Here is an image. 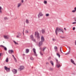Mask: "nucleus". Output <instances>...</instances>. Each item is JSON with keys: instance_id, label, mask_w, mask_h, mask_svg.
<instances>
[{"instance_id": "nucleus-12", "label": "nucleus", "mask_w": 76, "mask_h": 76, "mask_svg": "<svg viewBox=\"0 0 76 76\" xmlns=\"http://www.w3.org/2000/svg\"><path fill=\"white\" fill-rule=\"evenodd\" d=\"M60 51L61 53H62V54H63V52H64V51H63V49H62V47H61L60 48Z\"/></svg>"}, {"instance_id": "nucleus-55", "label": "nucleus", "mask_w": 76, "mask_h": 76, "mask_svg": "<svg viewBox=\"0 0 76 76\" xmlns=\"http://www.w3.org/2000/svg\"><path fill=\"white\" fill-rule=\"evenodd\" d=\"M23 56H25V55H24V54H23Z\"/></svg>"}, {"instance_id": "nucleus-8", "label": "nucleus", "mask_w": 76, "mask_h": 76, "mask_svg": "<svg viewBox=\"0 0 76 76\" xmlns=\"http://www.w3.org/2000/svg\"><path fill=\"white\" fill-rule=\"evenodd\" d=\"M17 38H20V33H18V35L16 36Z\"/></svg>"}, {"instance_id": "nucleus-49", "label": "nucleus", "mask_w": 76, "mask_h": 76, "mask_svg": "<svg viewBox=\"0 0 76 76\" xmlns=\"http://www.w3.org/2000/svg\"><path fill=\"white\" fill-rule=\"evenodd\" d=\"M52 40H53V41H54V39H53Z\"/></svg>"}, {"instance_id": "nucleus-57", "label": "nucleus", "mask_w": 76, "mask_h": 76, "mask_svg": "<svg viewBox=\"0 0 76 76\" xmlns=\"http://www.w3.org/2000/svg\"><path fill=\"white\" fill-rule=\"evenodd\" d=\"M0 47H1V45L0 46Z\"/></svg>"}, {"instance_id": "nucleus-23", "label": "nucleus", "mask_w": 76, "mask_h": 76, "mask_svg": "<svg viewBox=\"0 0 76 76\" xmlns=\"http://www.w3.org/2000/svg\"><path fill=\"white\" fill-rule=\"evenodd\" d=\"M30 59L31 60H34V59L32 57H30Z\"/></svg>"}, {"instance_id": "nucleus-29", "label": "nucleus", "mask_w": 76, "mask_h": 76, "mask_svg": "<svg viewBox=\"0 0 76 76\" xmlns=\"http://www.w3.org/2000/svg\"><path fill=\"white\" fill-rule=\"evenodd\" d=\"M5 61H6V62H8V58H6Z\"/></svg>"}, {"instance_id": "nucleus-18", "label": "nucleus", "mask_w": 76, "mask_h": 76, "mask_svg": "<svg viewBox=\"0 0 76 76\" xmlns=\"http://www.w3.org/2000/svg\"><path fill=\"white\" fill-rule=\"evenodd\" d=\"M56 55L57 56H58L59 58H60V55L59 53H56Z\"/></svg>"}, {"instance_id": "nucleus-6", "label": "nucleus", "mask_w": 76, "mask_h": 76, "mask_svg": "<svg viewBox=\"0 0 76 76\" xmlns=\"http://www.w3.org/2000/svg\"><path fill=\"white\" fill-rule=\"evenodd\" d=\"M4 69L5 70H6L7 72H9V71L10 70V68H8V67L6 66H4Z\"/></svg>"}, {"instance_id": "nucleus-46", "label": "nucleus", "mask_w": 76, "mask_h": 76, "mask_svg": "<svg viewBox=\"0 0 76 76\" xmlns=\"http://www.w3.org/2000/svg\"><path fill=\"white\" fill-rule=\"evenodd\" d=\"M74 10H75V11H76V7H75L74 8Z\"/></svg>"}, {"instance_id": "nucleus-22", "label": "nucleus", "mask_w": 76, "mask_h": 76, "mask_svg": "<svg viewBox=\"0 0 76 76\" xmlns=\"http://www.w3.org/2000/svg\"><path fill=\"white\" fill-rule=\"evenodd\" d=\"M26 53H28L29 52V49H26Z\"/></svg>"}, {"instance_id": "nucleus-40", "label": "nucleus", "mask_w": 76, "mask_h": 76, "mask_svg": "<svg viewBox=\"0 0 76 76\" xmlns=\"http://www.w3.org/2000/svg\"><path fill=\"white\" fill-rule=\"evenodd\" d=\"M46 64H49V63H48V62H46Z\"/></svg>"}, {"instance_id": "nucleus-3", "label": "nucleus", "mask_w": 76, "mask_h": 76, "mask_svg": "<svg viewBox=\"0 0 76 76\" xmlns=\"http://www.w3.org/2000/svg\"><path fill=\"white\" fill-rule=\"evenodd\" d=\"M35 36H36V37H37L38 39L40 38V37H39L38 32H35Z\"/></svg>"}, {"instance_id": "nucleus-48", "label": "nucleus", "mask_w": 76, "mask_h": 76, "mask_svg": "<svg viewBox=\"0 0 76 76\" xmlns=\"http://www.w3.org/2000/svg\"><path fill=\"white\" fill-rule=\"evenodd\" d=\"M12 57H15V56H14V55H12Z\"/></svg>"}, {"instance_id": "nucleus-5", "label": "nucleus", "mask_w": 76, "mask_h": 76, "mask_svg": "<svg viewBox=\"0 0 76 76\" xmlns=\"http://www.w3.org/2000/svg\"><path fill=\"white\" fill-rule=\"evenodd\" d=\"M30 37L31 40H32L33 41H34V42H35V39H34V36H33V35H31L30 36Z\"/></svg>"}, {"instance_id": "nucleus-35", "label": "nucleus", "mask_w": 76, "mask_h": 76, "mask_svg": "<svg viewBox=\"0 0 76 76\" xmlns=\"http://www.w3.org/2000/svg\"><path fill=\"white\" fill-rule=\"evenodd\" d=\"M49 16V14H46V16Z\"/></svg>"}, {"instance_id": "nucleus-30", "label": "nucleus", "mask_w": 76, "mask_h": 76, "mask_svg": "<svg viewBox=\"0 0 76 76\" xmlns=\"http://www.w3.org/2000/svg\"><path fill=\"white\" fill-rule=\"evenodd\" d=\"M76 11L75 10H73L72 11V12L73 13H75L76 12Z\"/></svg>"}, {"instance_id": "nucleus-54", "label": "nucleus", "mask_w": 76, "mask_h": 76, "mask_svg": "<svg viewBox=\"0 0 76 76\" xmlns=\"http://www.w3.org/2000/svg\"><path fill=\"white\" fill-rule=\"evenodd\" d=\"M66 55H67V53L65 54Z\"/></svg>"}, {"instance_id": "nucleus-26", "label": "nucleus", "mask_w": 76, "mask_h": 76, "mask_svg": "<svg viewBox=\"0 0 76 76\" xmlns=\"http://www.w3.org/2000/svg\"><path fill=\"white\" fill-rule=\"evenodd\" d=\"M39 15H40V16H42L43 15V14H42V13L40 12L39 13Z\"/></svg>"}, {"instance_id": "nucleus-41", "label": "nucleus", "mask_w": 76, "mask_h": 76, "mask_svg": "<svg viewBox=\"0 0 76 76\" xmlns=\"http://www.w3.org/2000/svg\"><path fill=\"white\" fill-rule=\"evenodd\" d=\"M72 24H76V22H73Z\"/></svg>"}, {"instance_id": "nucleus-16", "label": "nucleus", "mask_w": 76, "mask_h": 76, "mask_svg": "<svg viewBox=\"0 0 76 76\" xmlns=\"http://www.w3.org/2000/svg\"><path fill=\"white\" fill-rule=\"evenodd\" d=\"M50 63L51 64V65H52V66H54V63H53V61H50Z\"/></svg>"}, {"instance_id": "nucleus-10", "label": "nucleus", "mask_w": 76, "mask_h": 76, "mask_svg": "<svg viewBox=\"0 0 76 76\" xmlns=\"http://www.w3.org/2000/svg\"><path fill=\"white\" fill-rule=\"evenodd\" d=\"M69 49V51L67 53V55H69V54L70 53V49L71 48H70V47H68Z\"/></svg>"}, {"instance_id": "nucleus-31", "label": "nucleus", "mask_w": 76, "mask_h": 76, "mask_svg": "<svg viewBox=\"0 0 76 76\" xmlns=\"http://www.w3.org/2000/svg\"><path fill=\"white\" fill-rule=\"evenodd\" d=\"M14 42L15 44H16L17 45H18V43L17 42H15V41H14Z\"/></svg>"}, {"instance_id": "nucleus-20", "label": "nucleus", "mask_w": 76, "mask_h": 76, "mask_svg": "<svg viewBox=\"0 0 76 76\" xmlns=\"http://www.w3.org/2000/svg\"><path fill=\"white\" fill-rule=\"evenodd\" d=\"M21 3H19V4H18L17 7H19L21 5Z\"/></svg>"}, {"instance_id": "nucleus-13", "label": "nucleus", "mask_w": 76, "mask_h": 76, "mask_svg": "<svg viewBox=\"0 0 76 76\" xmlns=\"http://www.w3.org/2000/svg\"><path fill=\"white\" fill-rule=\"evenodd\" d=\"M23 69H24V66H20V70H23Z\"/></svg>"}, {"instance_id": "nucleus-38", "label": "nucleus", "mask_w": 76, "mask_h": 76, "mask_svg": "<svg viewBox=\"0 0 76 76\" xmlns=\"http://www.w3.org/2000/svg\"><path fill=\"white\" fill-rule=\"evenodd\" d=\"M55 60L56 61V62L58 61V60L57 59L55 58Z\"/></svg>"}, {"instance_id": "nucleus-27", "label": "nucleus", "mask_w": 76, "mask_h": 76, "mask_svg": "<svg viewBox=\"0 0 76 76\" xmlns=\"http://www.w3.org/2000/svg\"><path fill=\"white\" fill-rule=\"evenodd\" d=\"M45 48H46V47H43V49L42 50V51H45Z\"/></svg>"}, {"instance_id": "nucleus-36", "label": "nucleus", "mask_w": 76, "mask_h": 76, "mask_svg": "<svg viewBox=\"0 0 76 76\" xmlns=\"http://www.w3.org/2000/svg\"><path fill=\"white\" fill-rule=\"evenodd\" d=\"M25 33H28V31L26 30L25 31Z\"/></svg>"}, {"instance_id": "nucleus-52", "label": "nucleus", "mask_w": 76, "mask_h": 76, "mask_svg": "<svg viewBox=\"0 0 76 76\" xmlns=\"http://www.w3.org/2000/svg\"><path fill=\"white\" fill-rule=\"evenodd\" d=\"M1 53H0V56H1Z\"/></svg>"}, {"instance_id": "nucleus-24", "label": "nucleus", "mask_w": 76, "mask_h": 76, "mask_svg": "<svg viewBox=\"0 0 76 76\" xmlns=\"http://www.w3.org/2000/svg\"><path fill=\"white\" fill-rule=\"evenodd\" d=\"M44 3L45 4H46L47 3V1H44Z\"/></svg>"}, {"instance_id": "nucleus-37", "label": "nucleus", "mask_w": 76, "mask_h": 76, "mask_svg": "<svg viewBox=\"0 0 76 76\" xmlns=\"http://www.w3.org/2000/svg\"><path fill=\"white\" fill-rule=\"evenodd\" d=\"M74 19L75 20V22H76V17H75L74 18Z\"/></svg>"}, {"instance_id": "nucleus-1", "label": "nucleus", "mask_w": 76, "mask_h": 76, "mask_svg": "<svg viewBox=\"0 0 76 76\" xmlns=\"http://www.w3.org/2000/svg\"><path fill=\"white\" fill-rule=\"evenodd\" d=\"M62 32V33H64L63 29L61 28H56L55 30V32L56 34V35H58V33L57 32Z\"/></svg>"}, {"instance_id": "nucleus-15", "label": "nucleus", "mask_w": 76, "mask_h": 76, "mask_svg": "<svg viewBox=\"0 0 76 76\" xmlns=\"http://www.w3.org/2000/svg\"><path fill=\"white\" fill-rule=\"evenodd\" d=\"M41 31L42 32V34H44V33L45 32V29H42L41 30Z\"/></svg>"}, {"instance_id": "nucleus-2", "label": "nucleus", "mask_w": 76, "mask_h": 76, "mask_svg": "<svg viewBox=\"0 0 76 76\" xmlns=\"http://www.w3.org/2000/svg\"><path fill=\"white\" fill-rule=\"evenodd\" d=\"M41 41H40L39 42V47L41 46L42 44V42L44 41V38L43 36H42L41 37Z\"/></svg>"}, {"instance_id": "nucleus-17", "label": "nucleus", "mask_w": 76, "mask_h": 76, "mask_svg": "<svg viewBox=\"0 0 76 76\" xmlns=\"http://www.w3.org/2000/svg\"><path fill=\"white\" fill-rule=\"evenodd\" d=\"M54 49L55 51H57V46H54Z\"/></svg>"}, {"instance_id": "nucleus-32", "label": "nucleus", "mask_w": 76, "mask_h": 76, "mask_svg": "<svg viewBox=\"0 0 76 76\" xmlns=\"http://www.w3.org/2000/svg\"><path fill=\"white\" fill-rule=\"evenodd\" d=\"M34 53V54L35 56H38L37 54V53H36V52H35V53Z\"/></svg>"}, {"instance_id": "nucleus-34", "label": "nucleus", "mask_w": 76, "mask_h": 76, "mask_svg": "<svg viewBox=\"0 0 76 76\" xmlns=\"http://www.w3.org/2000/svg\"><path fill=\"white\" fill-rule=\"evenodd\" d=\"M4 50H5V51H6V50H7V48H6L5 47H4Z\"/></svg>"}, {"instance_id": "nucleus-45", "label": "nucleus", "mask_w": 76, "mask_h": 76, "mask_svg": "<svg viewBox=\"0 0 76 76\" xmlns=\"http://www.w3.org/2000/svg\"><path fill=\"white\" fill-rule=\"evenodd\" d=\"M50 70H53V68H50Z\"/></svg>"}, {"instance_id": "nucleus-19", "label": "nucleus", "mask_w": 76, "mask_h": 76, "mask_svg": "<svg viewBox=\"0 0 76 76\" xmlns=\"http://www.w3.org/2000/svg\"><path fill=\"white\" fill-rule=\"evenodd\" d=\"M2 9V7H0V13H2V11H1Z\"/></svg>"}, {"instance_id": "nucleus-56", "label": "nucleus", "mask_w": 76, "mask_h": 76, "mask_svg": "<svg viewBox=\"0 0 76 76\" xmlns=\"http://www.w3.org/2000/svg\"><path fill=\"white\" fill-rule=\"evenodd\" d=\"M23 34L24 35V33H23Z\"/></svg>"}, {"instance_id": "nucleus-47", "label": "nucleus", "mask_w": 76, "mask_h": 76, "mask_svg": "<svg viewBox=\"0 0 76 76\" xmlns=\"http://www.w3.org/2000/svg\"><path fill=\"white\" fill-rule=\"evenodd\" d=\"M60 37L61 38H64V37H61L60 36Z\"/></svg>"}, {"instance_id": "nucleus-39", "label": "nucleus", "mask_w": 76, "mask_h": 76, "mask_svg": "<svg viewBox=\"0 0 76 76\" xmlns=\"http://www.w3.org/2000/svg\"><path fill=\"white\" fill-rule=\"evenodd\" d=\"M75 27H73V31H75Z\"/></svg>"}, {"instance_id": "nucleus-33", "label": "nucleus", "mask_w": 76, "mask_h": 76, "mask_svg": "<svg viewBox=\"0 0 76 76\" xmlns=\"http://www.w3.org/2000/svg\"><path fill=\"white\" fill-rule=\"evenodd\" d=\"M4 20H6L7 19V18L5 17L4 18Z\"/></svg>"}, {"instance_id": "nucleus-51", "label": "nucleus", "mask_w": 76, "mask_h": 76, "mask_svg": "<svg viewBox=\"0 0 76 76\" xmlns=\"http://www.w3.org/2000/svg\"><path fill=\"white\" fill-rule=\"evenodd\" d=\"M14 57V60H15V59H16L15 57Z\"/></svg>"}, {"instance_id": "nucleus-28", "label": "nucleus", "mask_w": 76, "mask_h": 76, "mask_svg": "<svg viewBox=\"0 0 76 76\" xmlns=\"http://www.w3.org/2000/svg\"><path fill=\"white\" fill-rule=\"evenodd\" d=\"M40 53L41 56H42V55H43V54L42 53V52H41V51H40Z\"/></svg>"}, {"instance_id": "nucleus-9", "label": "nucleus", "mask_w": 76, "mask_h": 76, "mask_svg": "<svg viewBox=\"0 0 76 76\" xmlns=\"http://www.w3.org/2000/svg\"><path fill=\"white\" fill-rule=\"evenodd\" d=\"M71 63H73V64H74V65H75V66H76V63H75V62L74 61H73V59H71Z\"/></svg>"}, {"instance_id": "nucleus-50", "label": "nucleus", "mask_w": 76, "mask_h": 76, "mask_svg": "<svg viewBox=\"0 0 76 76\" xmlns=\"http://www.w3.org/2000/svg\"><path fill=\"white\" fill-rule=\"evenodd\" d=\"M64 30H66V29L65 28H64Z\"/></svg>"}, {"instance_id": "nucleus-44", "label": "nucleus", "mask_w": 76, "mask_h": 76, "mask_svg": "<svg viewBox=\"0 0 76 76\" xmlns=\"http://www.w3.org/2000/svg\"><path fill=\"white\" fill-rule=\"evenodd\" d=\"M15 60V62H17V60H16V59H14Z\"/></svg>"}, {"instance_id": "nucleus-7", "label": "nucleus", "mask_w": 76, "mask_h": 76, "mask_svg": "<svg viewBox=\"0 0 76 76\" xmlns=\"http://www.w3.org/2000/svg\"><path fill=\"white\" fill-rule=\"evenodd\" d=\"M12 72L14 74H15V73H16L17 72V70L16 69H12Z\"/></svg>"}, {"instance_id": "nucleus-25", "label": "nucleus", "mask_w": 76, "mask_h": 76, "mask_svg": "<svg viewBox=\"0 0 76 76\" xmlns=\"http://www.w3.org/2000/svg\"><path fill=\"white\" fill-rule=\"evenodd\" d=\"M26 23H29V21H28V19L26 20Z\"/></svg>"}, {"instance_id": "nucleus-11", "label": "nucleus", "mask_w": 76, "mask_h": 76, "mask_svg": "<svg viewBox=\"0 0 76 76\" xmlns=\"http://www.w3.org/2000/svg\"><path fill=\"white\" fill-rule=\"evenodd\" d=\"M13 52H14V51L12 50H8V53L10 54H12V53H13Z\"/></svg>"}, {"instance_id": "nucleus-14", "label": "nucleus", "mask_w": 76, "mask_h": 76, "mask_svg": "<svg viewBox=\"0 0 76 76\" xmlns=\"http://www.w3.org/2000/svg\"><path fill=\"white\" fill-rule=\"evenodd\" d=\"M4 39H8L9 38V36L4 35Z\"/></svg>"}, {"instance_id": "nucleus-53", "label": "nucleus", "mask_w": 76, "mask_h": 76, "mask_svg": "<svg viewBox=\"0 0 76 76\" xmlns=\"http://www.w3.org/2000/svg\"><path fill=\"white\" fill-rule=\"evenodd\" d=\"M38 18H39V17H40L39 16V15H38Z\"/></svg>"}, {"instance_id": "nucleus-43", "label": "nucleus", "mask_w": 76, "mask_h": 76, "mask_svg": "<svg viewBox=\"0 0 76 76\" xmlns=\"http://www.w3.org/2000/svg\"><path fill=\"white\" fill-rule=\"evenodd\" d=\"M21 2L22 3H23V0H21Z\"/></svg>"}, {"instance_id": "nucleus-21", "label": "nucleus", "mask_w": 76, "mask_h": 76, "mask_svg": "<svg viewBox=\"0 0 76 76\" xmlns=\"http://www.w3.org/2000/svg\"><path fill=\"white\" fill-rule=\"evenodd\" d=\"M33 51L34 53H35V52H36V50L35 49V48L33 49Z\"/></svg>"}, {"instance_id": "nucleus-42", "label": "nucleus", "mask_w": 76, "mask_h": 76, "mask_svg": "<svg viewBox=\"0 0 76 76\" xmlns=\"http://www.w3.org/2000/svg\"><path fill=\"white\" fill-rule=\"evenodd\" d=\"M1 47H2V48H3L4 47V46L3 45H1Z\"/></svg>"}, {"instance_id": "nucleus-4", "label": "nucleus", "mask_w": 76, "mask_h": 76, "mask_svg": "<svg viewBox=\"0 0 76 76\" xmlns=\"http://www.w3.org/2000/svg\"><path fill=\"white\" fill-rule=\"evenodd\" d=\"M56 62V66L57 67H58V68H59L60 67H61V65H60V64H59L60 62L58 61Z\"/></svg>"}]
</instances>
